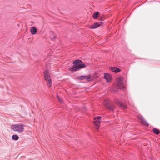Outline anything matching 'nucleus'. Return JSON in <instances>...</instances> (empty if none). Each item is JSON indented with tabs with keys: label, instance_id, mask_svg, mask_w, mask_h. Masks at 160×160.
<instances>
[{
	"label": "nucleus",
	"instance_id": "39448f33",
	"mask_svg": "<svg viewBox=\"0 0 160 160\" xmlns=\"http://www.w3.org/2000/svg\"><path fill=\"white\" fill-rule=\"evenodd\" d=\"M101 117L100 116L96 117L94 118V124L96 126V129H98L99 128V126L101 122Z\"/></svg>",
	"mask_w": 160,
	"mask_h": 160
},
{
	"label": "nucleus",
	"instance_id": "f257e3e1",
	"mask_svg": "<svg viewBox=\"0 0 160 160\" xmlns=\"http://www.w3.org/2000/svg\"><path fill=\"white\" fill-rule=\"evenodd\" d=\"M116 88L120 90L126 89L124 84L123 78L121 77H118L116 79Z\"/></svg>",
	"mask_w": 160,
	"mask_h": 160
},
{
	"label": "nucleus",
	"instance_id": "0eeeda50",
	"mask_svg": "<svg viewBox=\"0 0 160 160\" xmlns=\"http://www.w3.org/2000/svg\"><path fill=\"white\" fill-rule=\"evenodd\" d=\"M104 78L105 79L107 82H109L112 80V77L111 75L108 73H105L104 75Z\"/></svg>",
	"mask_w": 160,
	"mask_h": 160
},
{
	"label": "nucleus",
	"instance_id": "6ab92c4d",
	"mask_svg": "<svg viewBox=\"0 0 160 160\" xmlns=\"http://www.w3.org/2000/svg\"><path fill=\"white\" fill-rule=\"evenodd\" d=\"M57 98H58V101H59L60 102H61V98L59 97V96L58 95H57Z\"/></svg>",
	"mask_w": 160,
	"mask_h": 160
},
{
	"label": "nucleus",
	"instance_id": "20e7f679",
	"mask_svg": "<svg viewBox=\"0 0 160 160\" xmlns=\"http://www.w3.org/2000/svg\"><path fill=\"white\" fill-rule=\"evenodd\" d=\"M86 67L84 64L81 63L80 64L74 65L70 70L71 71H76L79 70L81 68H83Z\"/></svg>",
	"mask_w": 160,
	"mask_h": 160
},
{
	"label": "nucleus",
	"instance_id": "f03ea898",
	"mask_svg": "<svg viewBox=\"0 0 160 160\" xmlns=\"http://www.w3.org/2000/svg\"><path fill=\"white\" fill-rule=\"evenodd\" d=\"M24 126L22 124H14L11 126V129L14 131L22 133L24 130Z\"/></svg>",
	"mask_w": 160,
	"mask_h": 160
},
{
	"label": "nucleus",
	"instance_id": "4468645a",
	"mask_svg": "<svg viewBox=\"0 0 160 160\" xmlns=\"http://www.w3.org/2000/svg\"><path fill=\"white\" fill-rule=\"evenodd\" d=\"M99 13L98 12H97L94 13L93 15V18L95 19L97 18L99 14Z\"/></svg>",
	"mask_w": 160,
	"mask_h": 160
},
{
	"label": "nucleus",
	"instance_id": "f8f14e48",
	"mask_svg": "<svg viewBox=\"0 0 160 160\" xmlns=\"http://www.w3.org/2000/svg\"><path fill=\"white\" fill-rule=\"evenodd\" d=\"M111 70L112 71L115 72H118L120 71V69L119 68L115 67H112Z\"/></svg>",
	"mask_w": 160,
	"mask_h": 160
},
{
	"label": "nucleus",
	"instance_id": "ddd939ff",
	"mask_svg": "<svg viewBox=\"0 0 160 160\" xmlns=\"http://www.w3.org/2000/svg\"><path fill=\"white\" fill-rule=\"evenodd\" d=\"M82 63V61L81 60H79V59H77V60H74L73 62V64L74 65L78 64H80V63Z\"/></svg>",
	"mask_w": 160,
	"mask_h": 160
},
{
	"label": "nucleus",
	"instance_id": "2eb2a0df",
	"mask_svg": "<svg viewBox=\"0 0 160 160\" xmlns=\"http://www.w3.org/2000/svg\"><path fill=\"white\" fill-rule=\"evenodd\" d=\"M12 138L13 140H17L18 139L19 137L16 135H14L12 136Z\"/></svg>",
	"mask_w": 160,
	"mask_h": 160
},
{
	"label": "nucleus",
	"instance_id": "6e6552de",
	"mask_svg": "<svg viewBox=\"0 0 160 160\" xmlns=\"http://www.w3.org/2000/svg\"><path fill=\"white\" fill-rule=\"evenodd\" d=\"M139 118L141 120V122L143 125H145L146 126H148V123L146 122V121L144 119L143 117L140 115Z\"/></svg>",
	"mask_w": 160,
	"mask_h": 160
},
{
	"label": "nucleus",
	"instance_id": "9d476101",
	"mask_svg": "<svg viewBox=\"0 0 160 160\" xmlns=\"http://www.w3.org/2000/svg\"><path fill=\"white\" fill-rule=\"evenodd\" d=\"M37 29L35 27H32L31 28L30 32L32 35H35L36 34Z\"/></svg>",
	"mask_w": 160,
	"mask_h": 160
},
{
	"label": "nucleus",
	"instance_id": "423d86ee",
	"mask_svg": "<svg viewBox=\"0 0 160 160\" xmlns=\"http://www.w3.org/2000/svg\"><path fill=\"white\" fill-rule=\"evenodd\" d=\"M78 79L80 80H88L91 79V77L89 75L88 76L83 75L78 77Z\"/></svg>",
	"mask_w": 160,
	"mask_h": 160
},
{
	"label": "nucleus",
	"instance_id": "aec40b11",
	"mask_svg": "<svg viewBox=\"0 0 160 160\" xmlns=\"http://www.w3.org/2000/svg\"><path fill=\"white\" fill-rule=\"evenodd\" d=\"M51 38L52 39H54L55 38V37H53V38Z\"/></svg>",
	"mask_w": 160,
	"mask_h": 160
},
{
	"label": "nucleus",
	"instance_id": "1a4fd4ad",
	"mask_svg": "<svg viewBox=\"0 0 160 160\" xmlns=\"http://www.w3.org/2000/svg\"><path fill=\"white\" fill-rule=\"evenodd\" d=\"M100 24L98 22H95L90 26L91 29H95L98 27Z\"/></svg>",
	"mask_w": 160,
	"mask_h": 160
},
{
	"label": "nucleus",
	"instance_id": "9b49d317",
	"mask_svg": "<svg viewBox=\"0 0 160 160\" xmlns=\"http://www.w3.org/2000/svg\"><path fill=\"white\" fill-rule=\"evenodd\" d=\"M109 101L108 100H105L103 103V105L106 107L107 108L109 109H111L108 107L109 106Z\"/></svg>",
	"mask_w": 160,
	"mask_h": 160
},
{
	"label": "nucleus",
	"instance_id": "7ed1b4c3",
	"mask_svg": "<svg viewBox=\"0 0 160 160\" xmlns=\"http://www.w3.org/2000/svg\"><path fill=\"white\" fill-rule=\"evenodd\" d=\"M44 78L47 82V84L49 87L52 85L51 80L48 71L45 70L44 72Z\"/></svg>",
	"mask_w": 160,
	"mask_h": 160
},
{
	"label": "nucleus",
	"instance_id": "dca6fc26",
	"mask_svg": "<svg viewBox=\"0 0 160 160\" xmlns=\"http://www.w3.org/2000/svg\"><path fill=\"white\" fill-rule=\"evenodd\" d=\"M153 132L156 134H158L159 133V130L156 128H154L153 130Z\"/></svg>",
	"mask_w": 160,
	"mask_h": 160
},
{
	"label": "nucleus",
	"instance_id": "f3484780",
	"mask_svg": "<svg viewBox=\"0 0 160 160\" xmlns=\"http://www.w3.org/2000/svg\"><path fill=\"white\" fill-rule=\"evenodd\" d=\"M120 106H121V107H122V108H125L127 107L126 105L125 104V103H123V102L121 103Z\"/></svg>",
	"mask_w": 160,
	"mask_h": 160
},
{
	"label": "nucleus",
	"instance_id": "a211bd4d",
	"mask_svg": "<svg viewBox=\"0 0 160 160\" xmlns=\"http://www.w3.org/2000/svg\"><path fill=\"white\" fill-rule=\"evenodd\" d=\"M121 102H120V101L119 100H117L116 101V104L118 105V106H120V105H121Z\"/></svg>",
	"mask_w": 160,
	"mask_h": 160
}]
</instances>
